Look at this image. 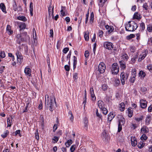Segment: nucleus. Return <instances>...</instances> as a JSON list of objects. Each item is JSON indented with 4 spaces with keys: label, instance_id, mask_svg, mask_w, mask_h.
<instances>
[{
    "label": "nucleus",
    "instance_id": "nucleus-1",
    "mask_svg": "<svg viewBox=\"0 0 152 152\" xmlns=\"http://www.w3.org/2000/svg\"><path fill=\"white\" fill-rule=\"evenodd\" d=\"M45 105L46 108L47 109L49 107V110L51 111H53V106L54 102L56 103V100L54 97H50L49 98L48 95L45 96Z\"/></svg>",
    "mask_w": 152,
    "mask_h": 152
},
{
    "label": "nucleus",
    "instance_id": "nucleus-2",
    "mask_svg": "<svg viewBox=\"0 0 152 152\" xmlns=\"http://www.w3.org/2000/svg\"><path fill=\"white\" fill-rule=\"evenodd\" d=\"M138 26L136 23L134 21H129L126 25L125 29L128 31H133L136 29Z\"/></svg>",
    "mask_w": 152,
    "mask_h": 152
},
{
    "label": "nucleus",
    "instance_id": "nucleus-3",
    "mask_svg": "<svg viewBox=\"0 0 152 152\" xmlns=\"http://www.w3.org/2000/svg\"><path fill=\"white\" fill-rule=\"evenodd\" d=\"M111 70L113 74H117L119 71V67L117 63H115L113 64Z\"/></svg>",
    "mask_w": 152,
    "mask_h": 152
},
{
    "label": "nucleus",
    "instance_id": "nucleus-4",
    "mask_svg": "<svg viewBox=\"0 0 152 152\" xmlns=\"http://www.w3.org/2000/svg\"><path fill=\"white\" fill-rule=\"evenodd\" d=\"M128 75V74L125 73L124 72H122L121 73V81L122 85H124L125 84V81L127 80Z\"/></svg>",
    "mask_w": 152,
    "mask_h": 152
},
{
    "label": "nucleus",
    "instance_id": "nucleus-5",
    "mask_svg": "<svg viewBox=\"0 0 152 152\" xmlns=\"http://www.w3.org/2000/svg\"><path fill=\"white\" fill-rule=\"evenodd\" d=\"M106 69V66L104 63L101 62L98 66V70L100 73L104 72Z\"/></svg>",
    "mask_w": 152,
    "mask_h": 152
},
{
    "label": "nucleus",
    "instance_id": "nucleus-6",
    "mask_svg": "<svg viewBox=\"0 0 152 152\" xmlns=\"http://www.w3.org/2000/svg\"><path fill=\"white\" fill-rule=\"evenodd\" d=\"M18 62L21 64L23 61V58L21 53L19 51L17 50L16 53Z\"/></svg>",
    "mask_w": 152,
    "mask_h": 152
},
{
    "label": "nucleus",
    "instance_id": "nucleus-7",
    "mask_svg": "<svg viewBox=\"0 0 152 152\" xmlns=\"http://www.w3.org/2000/svg\"><path fill=\"white\" fill-rule=\"evenodd\" d=\"M104 47L109 50H112L113 48V45L112 43L109 42H105L104 43Z\"/></svg>",
    "mask_w": 152,
    "mask_h": 152
},
{
    "label": "nucleus",
    "instance_id": "nucleus-8",
    "mask_svg": "<svg viewBox=\"0 0 152 152\" xmlns=\"http://www.w3.org/2000/svg\"><path fill=\"white\" fill-rule=\"evenodd\" d=\"M147 51L146 50L143 52L139 56V58L138 59V61H141L142 60L144 59L146 56H147Z\"/></svg>",
    "mask_w": 152,
    "mask_h": 152
},
{
    "label": "nucleus",
    "instance_id": "nucleus-9",
    "mask_svg": "<svg viewBox=\"0 0 152 152\" xmlns=\"http://www.w3.org/2000/svg\"><path fill=\"white\" fill-rule=\"evenodd\" d=\"M118 122V132H120L122 129V124H124L125 121L124 120H119Z\"/></svg>",
    "mask_w": 152,
    "mask_h": 152
},
{
    "label": "nucleus",
    "instance_id": "nucleus-10",
    "mask_svg": "<svg viewBox=\"0 0 152 152\" xmlns=\"http://www.w3.org/2000/svg\"><path fill=\"white\" fill-rule=\"evenodd\" d=\"M21 37V39L22 41H26L29 37L26 32H24L22 34Z\"/></svg>",
    "mask_w": 152,
    "mask_h": 152
},
{
    "label": "nucleus",
    "instance_id": "nucleus-11",
    "mask_svg": "<svg viewBox=\"0 0 152 152\" xmlns=\"http://www.w3.org/2000/svg\"><path fill=\"white\" fill-rule=\"evenodd\" d=\"M141 133V134H144L148 133L149 132V129L148 127L145 126H144L141 128L140 129Z\"/></svg>",
    "mask_w": 152,
    "mask_h": 152
},
{
    "label": "nucleus",
    "instance_id": "nucleus-12",
    "mask_svg": "<svg viewBox=\"0 0 152 152\" xmlns=\"http://www.w3.org/2000/svg\"><path fill=\"white\" fill-rule=\"evenodd\" d=\"M66 11V7H65L62 6L61 7V10L60 11V15L62 17L65 16L66 15L65 12Z\"/></svg>",
    "mask_w": 152,
    "mask_h": 152
},
{
    "label": "nucleus",
    "instance_id": "nucleus-13",
    "mask_svg": "<svg viewBox=\"0 0 152 152\" xmlns=\"http://www.w3.org/2000/svg\"><path fill=\"white\" fill-rule=\"evenodd\" d=\"M131 140L132 146H136L137 144V141L136 138L134 136H132L131 137Z\"/></svg>",
    "mask_w": 152,
    "mask_h": 152
},
{
    "label": "nucleus",
    "instance_id": "nucleus-14",
    "mask_svg": "<svg viewBox=\"0 0 152 152\" xmlns=\"http://www.w3.org/2000/svg\"><path fill=\"white\" fill-rule=\"evenodd\" d=\"M106 29L107 30V32L110 34L113 32L114 30V28L112 26H109L108 25L105 26Z\"/></svg>",
    "mask_w": 152,
    "mask_h": 152
},
{
    "label": "nucleus",
    "instance_id": "nucleus-15",
    "mask_svg": "<svg viewBox=\"0 0 152 152\" xmlns=\"http://www.w3.org/2000/svg\"><path fill=\"white\" fill-rule=\"evenodd\" d=\"M24 71L26 75L28 76H31V69L30 68L27 66L25 68Z\"/></svg>",
    "mask_w": 152,
    "mask_h": 152
},
{
    "label": "nucleus",
    "instance_id": "nucleus-16",
    "mask_svg": "<svg viewBox=\"0 0 152 152\" xmlns=\"http://www.w3.org/2000/svg\"><path fill=\"white\" fill-rule=\"evenodd\" d=\"M53 7H52L51 5H50L48 8L49 14L50 16H52L53 18Z\"/></svg>",
    "mask_w": 152,
    "mask_h": 152
},
{
    "label": "nucleus",
    "instance_id": "nucleus-17",
    "mask_svg": "<svg viewBox=\"0 0 152 152\" xmlns=\"http://www.w3.org/2000/svg\"><path fill=\"white\" fill-rule=\"evenodd\" d=\"M140 106L141 108H145L147 107L146 102L145 100L141 99L140 101Z\"/></svg>",
    "mask_w": 152,
    "mask_h": 152
},
{
    "label": "nucleus",
    "instance_id": "nucleus-18",
    "mask_svg": "<svg viewBox=\"0 0 152 152\" xmlns=\"http://www.w3.org/2000/svg\"><path fill=\"white\" fill-rule=\"evenodd\" d=\"M115 115L114 113L113 112H111L108 115V121L110 122L111 121L113 118L114 117Z\"/></svg>",
    "mask_w": 152,
    "mask_h": 152
},
{
    "label": "nucleus",
    "instance_id": "nucleus-19",
    "mask_svg": "<svg viewBox=\"0 0 152 152\" xmlns=\"http://www.w3.org/2000/svg\"><path fill=\"white\" fill-rule=\"evenodd\" d=\"M151 120V117L150 115L147 116L145 119V125H148L150 124V123Z\"/></svg>",
    "mask_w": 152,
    "mask_h": 152
},
{
    "label": "nucleus",
    "instance_id": "nucleus-20",
    "mask_svg": "<svg viewBox=\"0 0 152 152\" xmlns=\"http://www.w3.org/2000/svg\"><path fill=\"white\" fill-rule=\"evenodd\" d=\"M98 104L99 107L100 109H102L105 107V105L104 103L102 101H99L98 102Z\"/></svg>",
    "mask_w": 152,
    "mask_h": 152
},
{
    "label": "nucleus",
    "instance_id": "nucleus-21",
    "mask_svg": "<svg viewBox=\"0 0 152 152\" xmlns=\"http://www.w3.org/2000/svg\"><path fill=\"white\" fill-rule=\"evenodd\" d=\"M12 117H11L10 118H7V127H10L12 124Z\"/></svg>",
    "mask_w": 152,
    "mask_h": 152
},
{
    "label": "nucleus",
    "instance_id": "nucleus-22",
    "mask_svg": "<svg viewBox=\"0 0 152 152\" xmlns=\"http://www.w3.org/2000/svg\"><path fill=\"white\" fill-rule=\"evenodd\" d=\"M128 115L129 117H132L133 115V110L131 107H129L128 109Z\"/></svg>",
    "mask_w": 152,
    "mask_h": 152
},
{
    "label": "nucleus",
    "instance_id": "nucleus-23",
    "mask_svg": "<svg viewBox=\"0 0 152 152\" xmlns=\"http://www.w3.org/2000/svg\"><path fill=\"white\" fill-rule=\"evenodd\" d=\"M0 8L1 9L2 11L5 13H7L6 10V7L5 5L3 3H1L0 4Z\"/></svg>",
    "mask_w": 152,
    "mask_h": 152
},
{
    "label": "nucleus",
    "instance_id": "nucleus-24",
    "mask_svg": "<svg viewBox=\"0 0 152 152\" xmlns=\"http://www.w3.org/2000/svg\"><path fill=\"white\" fill-rule=\"evenodd\" d=\"M7 31L9 35H11L13 33V31L11 30V27L9 25H7Z\"/></svg>",
    "mask_w": 152,
    "mask_h": 152
},
{
    "label": "nucleus",
    "instance_id": "nucleus-25",
    "mask_svg": "<svg viewBox=\"0 0 152 152\" xmlns=\"http://www.w3.org/2000/svg\"><path fill=\"white\" fill-rule=\"evenodd\" d=\"M99 1V5L100 7H102L104 5L107 0H98Z\"/></svg>",
    "mask_w": 152,
    "mask_h": 152
},
{
    "label": "nucleus",
    "instance_id": "nucleus-26",
    "mask_svg": "<svg viewBox=\"0 0 152 152\" xmlns=\"http://www.w3.org/2000/svg\"><path fill=\"white\" fill-rule=\"evenodd\" d=\"M29 9L31 15L32 16L33 15V4L32 2H31L30 3Z\"/></svg>",
    "mask_w": 152,
    "mask_h": 152
},
{
    "label": "nucleus",
    "instance_id": "nucleus-27",
    "mask_svg": "<svg viewBox=\"0 0 152 152\" xmlns=\"http://www.w3.org/2000/svg\"><path fill=\"white\" fill-rule=\"evenodd\" d=\"M120 64L121 67L122 69H125L126 65H125V62L123 61H121L119 62Z\"/></svg>",
    "mask_w": 152,
    "mask_h": 152
},
{
    "label": "nucleus",
    "instance_id": "nucleus-28",
    "mask_svg": "<svg viewBox=\"0 0 152 152\" xmlns=\"http://www.w3.org/2000/svg\"><path fill=\"white\" fill-rule=\"evenodd\" d=\"M89 33L88 31H86L85 32L84 37L85 38V40L86 41H88L89 39Z\"/></svg>",
    "mask_w": 152,
    "mask_h": 152
},
{
    "label": "nucleus",
    "instance_id": "nucleus-29",
    "mask_svg": "<svg viewBox=\"0 0 152 152\" xmlns=\"http://www.w3.org/2000/svg\"><path fill=\"white\" fill-rule=\"evenodd\" d=\"M143 141L141 140L138 143L137 146L138 148H141L144 145V143L143 142Z\"/></svg>",
    "mask_w": 152,
    "mask_h": 152
},
{
    "label": "nucleus",
    "instance_id": "nucleus-30",
    "mask_svg": "<svg viewBox=\"0 0 152 152\" xmlns=\"http://www.w3.org/2000/svg\"><path fill=\"white\" fill-rule=\"evenodd\" d=\"M68 117L70 119V121L71 122H73V117L72 113L70 111L68 113Z\"/></svg>",
    "mask_w": 152,
    "mask_h": 152
},
{
    "label": "nucleus",
    "instance_id": "nucleus-31",
    "mask_svg": "<svg viewBox=\"0 0 152 152\" xmlns=\"http://www.w3.org/2000/svg\"><path fill=\"white\" fill-rule=\"evenodd\" d=\"M125 105L122 102L120 104V109L121 111H123L125 108Z\"/></svg>",
    "mask_w": 152,
    "mask_h": 152
},
{
    "label": "nucleus",
    "instance_id": "nucleus-32",
    "mask_svg": "<svg viewBox=\"0 0 152 152\" xmlns=\"http://www.w3.org/2000/svg\"><path fill=\"white\" fill-rule=\"evenodd\" d=\"M9 132L8 130L5 131L1 135V136L3 138H5L6 137H7L8 134H9Z\"/></svg>",
    "mask_w": 152,
    "mask_h": 152
},
{
    "label": "nucleus",
    "instance_id": "nucleus-33",
    "mask_svg": "<svg viewBox=\"0 0 152 152\" xmlns=\"http://www.w3.org/2000/svg\"><path fill=\"white\" fill-rule=\"evenodd\" d=\"M17 19L23 21H25L27 20L26 18L24 16H19L17 17Z\"/></svg>",
    "mask_w": 152,
    "mask_h": 152
},
{
    "label": "nucleus",
    "instance_id": "nucleus-34",
    "mask_svg": "<svg viewBox=\"0 0 152 152\" xmlns=\"http://www.w3.org/2000/svg\"><path fill=\"white\" fill-rule=\"evenodd\" d=\"M148 138V137L146 136V134H143L140 137L141 140L143 141L146 140Z\"/></svg>",
    "mask_w": 152,
    "mask_h": 152
},
{
    "label": "nucleus",
    "instance_id": "nucleus-35",
    "mask_svg": "<svg viewBox=\"0 0 152 152\" xmlns=\"http://www.w3.org/2000/svg\"><path fill=\"white\" fill-rule=\"evenodd\" d=\"M107 88L108 86L107 84H104L102 86V89L104 91H106L107 89Z\"/></svg>",
    "mask_w": 152,
    "mask_h": 152
},
{
    "label": "nucleus",
    "instance_id": "nucleus-36",
    "mask_svg": "<svg viewBox=\"0 0 152 152\" xmlns=\"http://www.w3.org/2000/svg\"><path fill=\"white\" fill-rule=\"evenodd\" d=\"M94 14L93 12H92L91 14V16L90 17V23L91 24H92L93 22L94 21Z\"/></svg>",
    "mask_w": 152,
    "mask_h": 152
},
{
    "label": "nucleus",
    "instance_id": "nucleus-37",
    "mask_svg": "<svg viewBox=\"0 0 152 152\" xmlns=\"http://www.w3.org/2000/svg\"><path fill=\"white\" fill-rule=\"evenodd\" d=\"M6 56L5 53L4 51H1L0 53V58H4Z\"/></svg>",
    "mask_w": 152,
    "mask_h": 152
},
{
    "label": "nucleus",
    "instance_id": "nucleus-38",
    "mask_svg": "<svg viewBox=\"0 0 152 152\" xmlns=\"http://www.w3.org/2000/svg\"><path fill=\"white\" fill-rule=\"evenodd\" d=\"M136 76V70L134 69L132 70V77H135Z\"/></svg>",
    "mask_w": 152,
    "mask_h": 152
},
{
    "label": "nucleus",
    "instance_id": "nucleus-39",
    "mask_svg": "<svg viewBox=\"0 0 152 152\" xmlns=\"http://www.w3.org/2000/svg\"><path fill=\"white\" fill-rule=\"evenodd\" d=\"M145 73L142 71H141L139 73V76H141V77H144L145 76Z\"/></svg>",
    "mask_w": 152,
    "mask_h": 152
},
{
    "label": "nucleus",
    "instance_id": "nucleus-40",
    "mask_svg": "<svg viewBox=\"0 0 152 152\" xmlns=\"http://www.w3.org/2000/svg\"><path fill=\"white\" fill-rule=\"evenodd\" d=\"M73 141L71 139H69L67 140V147H68L70 146V145L72 143Z\"/></svg>",
    "mask_w": 152,
    "mask_h": 152
},
{
    "label": "nucleus",
    "instance_id": "nucleus-41",
    "mask_svg": "<svg viewBox=\"0 0 152 152\" xmlns=\"http://www.w3.org/2000/svg\"><path fill=\"white\" fill-rule=\"evenodd\" d=\"M20 132L21 131L20 130H17L15 132V134L14 135L16 136L18 134L19 136L20 137H21V135L20 133Z\"/></svg>",
    "mask_w": 152,
    "mask_h": 152
},
{
    "label": "nucleus",
    "instance_id": "nucleus-42",
    "mask_svg": "<svg viewBox=\"0 0 152 152\" xmlns=\"http://www.w3.org/2000/svg\"><path fill=\"white\" fill-rule=\"evenodd\" d=\"M76 145H72L71 147L70 150L71 152H74L75 149Z\"/></svg>",
    "mask_w": 152,
    "mask_h": 152
},
{
    "label": "nucleus",
    "instance_id": "nucleus-43",
    "mask_svg": "<svg viewBox=\"0 0 152 152\" xmlns=\"http://www.w3.org/2000/svg\"><path fill=\"white\" fill-rule=\"evenodd\" d=\"M101 109L103 111V114H104V115H106L107 113V110L106 108H105V107Z\"/></svg>",
    "mask_w": 152,
    "mask_h": 152
},
{
    "label": "nucleus",
    "instance_id": "nucleus-44",
    "mask_svg": "<svg viewBox=\"0 0 152 152\" xmlns=\"http://www.w3.org/2000/svg\"><path fill=\"white\" fill-rule=\"evenodd\" d=\"M13 10L15 11H16L18 10V7L15 1H14V4L13 5Z\"/></svg>",
    "mask_w": 152,
    "mask_h": 152
},
{
    "label": "nucleus",
    "instance_id": "nucleus-45",
    "mask_svg": "<svg viewBox=\"0 0 152 152\" xmlns=\"http://www.w3.org/2000/svg\"><path fill=\"white\" fill-rule=\"evenodd\" d=\"M26 27V25L25 23H23L20 24L19 26V28L20 29H25Z\"/></svg>",
    "mask_w": 152,
    "mask_h": 152
},
{
    "label": "nucleus",
    "instance_id": "nucleus-46",
    "mask_svg": "<svg viewBox=\"0 0 152 152\" xmlns=\"http://www.w3.org/2000/svg\"><path fill=\"white\" fill-rule=\"evenodd\" d=\"M147 30L149 32H152V26L151 25H149L147 26Z\"/></svg>",
    "mask_w": 152,
    "mask_h": 152
},
{
    "label": "nucleus",
    "instance_id": "nucleus-47",
    "mask_svg": "<svg viewBox=\"0 0 152 152\" xmlns=\"http://www.w3.org/2000/svg\"><path fill=\"white\" fill-rule=\"evenodd\" d=\"M35 137L37 140H38L39 139V136L38 134V129L36 130V132L35 133Z\"/></svg>",
    "mask_w": 152,
    "mask_h": 152
},
{
    "label": "nucleus",
    "instance_id": "nucleus-48",
    "mask_svg": "<svg viewBox=\"0 0 152 152\" xmlns=\"http://www.w3.org/2000/svg\"><path fill=\"white\" fill-rule=\"evenodd\" d=\"M96 116L98 117H99L101 119H102V116L99 113L97 109H96Z\"/></svg>",
    "mask_w": 152,
    "mask_h": 152
},
{
    "label": "nucleus",
    "instance_id": "nucleus-49",
    "mask_svg": "<svg viewBox=\"0 0 152 152\" xmlns=\"http://www.w3.org/2000/svg\"><path fill=\"white\" fill-rule=\"evenodd\" d=\"M135 37V35L134 34H132L127 36V38L128 39H130Z\"/></svg>",
    "mask_w": 152,
    "mask_h": 152
},
{
    "label": "nucleus",
    "instance_id": "nucleus-50",
    "mask_svg": "<svg viewBox=\"0 0 152 152\" xmlns=\"http://www.w3.org/2000/svg\"><path fill=\"white\" fill-rule=\"evenodd\" d=\"M84 126L85 127H86V128H87V126L88 125V120H87V119L86 118H85L84 119Z\"/></svg>",
    "mask_w": 152,
    "mask_h": 152
},
{
    "label": "nucleus",
    "instance_id": "nucleus-51",
    "mask_svg": "<svg viewBox=\"0 0 152 152\" xmlns=\"http://www.w3.org/2000/svg\"><path fill=\"white\" fill-rule=\"evenodd\" d=\"M140 27L142 30H143L145 29V24L144 23H141Z\"/></svg>",
    "mask_w": 152,
    "mask_h": 152
},
{
    "label": "nucleus",
    "instance_id": "nucleus-52",
    "mask_svg": "<svg viewBox=\"0 0 152 152\" xmlns=\"http://www.w3.org/2000/svg\"><path fill=\"white\" fill-rule=\"evenodd\" d=\"M143 119V117L141 116L140 117L136 118L135 120L137 121H140L142 120Z\"/></svg>",
    "mask_w": 152,
    "mask_h": 152
},
{
    "label": "nucleus",
    "instance_id": "nucleus-53",
    "mask_svg": "<svg viewBox=\"0 0 152 152\" xmlns=\"http://www.w3.org/2000/svg\"><path fill=\"white\" fill-rule=\"evenodd\" d=\"M42 108V102L41 100L40 101L39 104L38 106V109H41Z\"/></svg>",
    "mask_w": 152,
    "mask_h": 152
},
{
    "label": "nucleus",
    "instance_id": "nucleus-54",
    "mask_svg": "<svg viewBox=\"0 0 152 152\" xmlns=\"http://www.w3.org/2000/svg\"><path fill=\"white\" fill-rule=\"evenodd\" d=\"M135 80V77H131L130 79V81L132 83H133Z\"/></svg>",
    "mask_w": 152,
    "mask_h": 152
},
{
    "label": "nucleus",
    "instance_id": "nucleus-55",
    "mask_svg": "<svg viewBox=\"0 0 152 152\" xmlns=\"http://www.w3.org/2000/svg\"><path fill=\"white\" fill-rule=\"evenodd\" d=\"M147 69L151 72L152 73V65H151L148 66Z\"/></svg>",
    "mask_w": 152,
    "mask_h": 152
},
{
    "label": "nucleus",
    "instance_id": "nucleus-56",
    "mask_svg": "<svg viewBox=\"0 0 152 152\" xmlns=\"http://www.w3.org/2000/svg\"><path fill=\"white\" fill-rule=\"evenodd\" d=\"M143 8H144L145 10H147L148 8V6L146 3H145L143 6Z\"/></svg>",
    "mask_w": 152,
    "mask_h": 152
},
{
    "label": "nucleus",
    "instance_id": "nucleus-57",
    "mask_svg": "<svg viewBox=\"0 0 152 152\" xmlns=\"http://www.w3.org/2000/svg\"><path fill=\"white\" fill-rule=\"evenodd\" d=\"M90 94L91 95L94 94V89L93 88H91L90 89Z\"/></svg>",
    "mask_w": 152,
    "mask_h": 152
},
{
    "label": "nucleus",
    "instance_id": "nucleus-58",
    "mask_svg": "<svg viewBox=\"0 0 152 152\" xmlns=\"http://www.w3.org/2000/svg\"><path fill=\"white\" fill-rule=\"evenodd\" d=\"M138 55H136L134 56V57L132 58V61L133 62H134V61H136V59L137 58Z\"/></svg>",
    "mask_w": 152,
    "mask_h": 152
},
{
    "label": "nucleus",
    "instance_id": "nucleus-59",
    "mask_svg": "<svg viewBox=\"0 0 152 152\" xmlns=\"http://www.w3.org/2000/svg\"><path fill=\"white\" fill-rule=\"evenodd\" d=\"M122 57L126 61H127L129 58V57L127 54H125Z\"/></svg>",
    "mask_w": 152,
    "mask_h": 152
},
{
    "label": "nucleus",
    "instance_id": "nucleus-60",
    "mask_svg": "<svg viewBox=\"0 0 152 152\" xmlns=\"http://www.w3.org/2000/svg\"><path fill=\"white\" fill-rule=\"evenodd\" d=\"M89 56V53L88 50L86 51L85 53V57L87 58H88Z\"/></svg>",
    "mask_w": 152,
    "mask_h": 152
},
{
    "label": "nucleus",
    "instance_id": "nucleus-61",
    "mask_svg": "<svg viewBox=\"0 0 152 152\" xmlns=\"http://www.w3.org/2000/svg\"><path fill=\"white\" fill-rule=\"evenodd\" d=\"M136 36L137 37V39L138 40H139L140 39V33H138V34H136Z\"/></svg>",
    "mask_w": 152,
    "mask_h": 152
},
{
    "label": "nucleus",
    "instance_id": "nucleus-62",
    "mask_svg": "<svg viewBox=\"0 0 152 152\" xmlns=\"http://www.w3.org/2000/svg\"><path fill=\"white\" fill-rule=\"evenodd\" d=\"M57 129V124H55L53 127V131L55 132V131Z\"/></svg>",
    "mask_w": 152,
    "mask_h": 152
},
{
    "label": "nucleus",
    "instance_id": "nucleus-63",
    "mask_svg": "<svg viewBox=\"0 0 152 152\" xmlns=\"http://www.w3.org/2000/svg\"><path fill=\"white\" fill-rule=\"evenodd\" d=\"M103 32L102 31L99 30V36L100 37H101L103 35Z\"/></svg>",
    "mask_w": 152,
    "mask_h": 152
},
{
    "label": "nucleus",
    "instance_id": "nucleus-64",
    "mask_svg": "<svg viewBox=\"0 0 152 152\" xmlns=\"http://www.w3.org/2000/svg\"><path fill=\"white\" fill-rule=\"evenodd\" d=\"M152 110V105H151L148 107V110L149 112H151Z\"/></svg>",
    "mask_w": 152,
    "mask_h": 152
}]
</instances>
